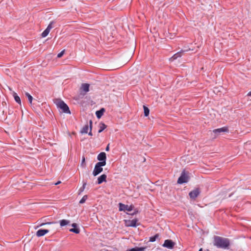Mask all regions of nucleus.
<instances>
[{"instance_id":"17","label":"nucleus","mask_w":251,"mask_h":251,"mask_svg":"<svg viewBox=\"0 0 251 251\" xmlns=\"http://www.w3.org/2000/svg\"><path fill=\"white\" fill-rule=\"evenodd\" d=\"M70 223V221L67 220H62L60 221V225L61 226H63L68 225Z\"/></svg>"},{"instance_id":"20","label":"nucleus","mask_w":251,"mask_h":251,"mask_svg":"<svg viewBox=\"0 0 251 251\" xmlns=\"http://www.w3.org/2000/svg\"><path fill=\"white\" fill-rule=\"evenodd\" d=\"M25 95L27 97L29 103L31 104L33 100L32 97L27 92H25Z\"/></svg>"},{"instance_id":"7","label":"nucleus","mask_w":251,"mask_h":251,"mask_svg":"<svg viewBox=\"0 0 251 251\" xmlns=\"http://www.w3.org/2000/svg\"><path fill=\"white\" fill-rule=\"evenodd\" d=\"M200 194V190L199 189L196 188L191 191L189 195L191 199H195Z\"/></svg>"},{"instance_id":"6","label":"nucleus","mask_w":251,"mask_h":251,"mask_svg":"<svg viewBox=\"0 0 251 251\" xmlns=\"http://www.w3.org/2000/svg\"><path fill=\"white\" fill-rule=\"evenodd\" d=\"M175 243L171 240H166L163 245L164 247L167 248L169 249H172L174 247Z\"/></svg>"},{"instance_id":"9","label":"nucleus","mask_w":251,"mask_h":251,"mask_svg":"<svg viewBox=\"0 0 251 251\" xmlns=\"http://www.w3.org/2000/svg\"><path fill=\"white\" fill-rule=\"evenodd\" d=\"M97 159L98 160L100 161V162H103L105 163V165H106V153L104 152H100L98 155Z\"/></svg>"},{"instance_id":"22","label":"nucleus","mask_w":251,"mask_h":251,"mask_svg":"<svg viewBox=\"0 0 251 251\" xmlns=\"http://www.w3.org/2000/svg\"><path fill=\"white\" fill-rule=\"evenodd\" d=\"M70 232H74L75 233L78 234L80 232V230L78 228H71L69 230Z\"/></svg>"},{"instance_id":"3","label":"nucleus","mask_w":251,"mask_h":251,"mask_svg":"<svg viewBox=\"0 0 251 251\" xmlns=\"http://www.w3.org/2000/svg\"><path fill=\"white\" fill-rule=\"evenodd\" d=\"M105 165V163H104L103 162H98L96 163L93 172V175L94 176H96L100 174L103 171L102 167Z\"/></svg>"},{"instance_id":"36","label":"nucleus","mask_w":251,"mask_h":251,"mask_svg":"<svg viewBox=\"0 0 251 251\" xmlns=\"http://www.w3.org/2000/svg\"><path fill=\"white\" fill-rule=\"evenodd\" d=\"M247 96H251V91L247 94Z\"/></svg>"},{"instance_id":"35","label":"nucleus","mask_w":251,"mask_h":251,"mask_svg":"<svg viewBox=\"0 0 251 251\" xmlns=\"http://www.w3.org/2000/svg\"><path fill=\"white\" fill-rule=\"evenodd\" d=\"M61 183V182L60 181H58L56 183H54V185H57L59 184H60Z\"/></svg>"},{"instance_id":"8","label":"nucleus","mask_w":251,"mask_h":251,"mask_svg":"<svg viewBox=\"0 0 251 251\" xmlns=\"http://www.w3.org/2000/svg\"><path fill=\"white\" fill-rule=\"evenodd\" d=\"M213 132L215 134H220L222 132H228V128L227 126H224L220 128L215 129L213 130Z\"/></svg>"},{"instance_id":"10","label":"nucleus","mask_w":251,"mask_h":251,"mask_svg":"<svg viewBox=\"0 0 251 251\" xmlns=\"http://www.w3.org/2000/svg\"><path fill=\"white\" fill-rule=\"evenodd\" d=\"M137 221V220L136 219L127 221L126 222V225L128 226L136 227Z\"/></svg>"},{"instance_id":"19","label":"nucleus","mask_w":251,"mask_h":251,"mask_svg":"<svg viewBox=\"0 0 251 251\" xmlns=\"http://www.w3.org/2000/svg\"><path fill=\"white\" fill-rule=\"evenodd\" d=\"M145 249V248L136 247L127 250V251H144Z\"/></svg>"},{"instance_id":"21","label":"nucleus","mask_w":251,"mask_h":251,"mask_svg":"<svg viewBox=\"0 0 251 251\" xmlns=\"http://www.w3.org/2000/svg\"><path fill=\"white\" fill-rule=\"evenodd\" d=\"M144 111L145 116L146 117L148 116L149 115L150 113L149 109L147 107L144 106Z\"/></svg>"},{"instance_id":"28","label":"nucleus","mask_w":251,"mask_h":251,"mask_svg":"<svg viewBox=\"0 0 251 251\" xmlns=\"http://www.w3.org/2000/svg\"><path fill=\"white\" fill-rule=\"evenodd\" d=\"M92 121L91 120L90 121V132L88 133V134L90 136H92Z\"/></svg>"},{"instance_id":"31","label":"nucleus","mask_w":251,"mask_h":251,"mask_svg":"<svg viewBox=\"0 0 251 251\" xmlns=\"http://www.w3.org/2000/svg\"><path fill=\"white\" fill-rule=\"evenodd\" d=\"M64 53V50H62L61 52H60V53H59L57 55V57L58 58H60L62 57V56L63 55Z\"/></svg>"},{"instance_id":"4","label":"nucleus","mask_w":251,"mask_h":251,"mask_svg":"<svg viewBox=\"0 0 251 251\" xmlns=\"http://www.w3.org/2000/svg\"><path fill=\"white\" fill-rule=\"evenodd\" d=\"M189 177L185 173L184 171H183L180 177L178 178L177 180V183L179 184H182L183 183H186L188 181Z\"/></svg>"},{"instance_id":"32","label":"nucleus","mask_w":251,"mask_h":251,"mask_svg":"<svg viewBox=\"0 0 251 251\" xmlns=\"http://www.w3.org/2000/svg\"><path fill=\"white\" fill-rule=\"evenodd\" d=\"M52 223H51V222H48V223H42V224H41L40 225V226H44V225H50V224H51Z\"/></svg>"},{"instance_id":"11","label":"nucleus","mask_w":251,"mask_h":251,"mask_svg":"<svg viewBox=\"0 0 251 251\" xmlns=\"http://www.w3.org/2000/svg\"><path fill=\"white\" fill-rule=\"evenodd\" d=\"M49 232L48 229H39L38 230L36 233V235L37 237H41L45 235L46 234L48 233Z\"/></svg>"},{"instance_id":"29","label":"nucleus","mask_w":251,"mask_h":251,"mask_svg":"<svg viewBox=\"0 0 251 251\" xmlns=\"http://www.w3.org/2000/svg\"><path fill=\"white\" fill-rule=\"evenodd\" d=\"M85 158L84 156L82 157V161H81V166L82 167H85Z\"/></svg>"},{"instance_id":"27","label":"nucleus","mask_w":251,"mask_h":251,"mask_svg":"<svg viewBox=\"0 0 251 251\" xmlns=\"http://www.w3.org/2000/svg\"><path fill=\"white\" fill-rule=\"evenodd\" d=\"M54 24V21L50 22V23L49 24V25H48V27H47V29H48L50 31L51 29H52L53 27L52 25H53Z\"/></svg>"},{"instance_id":"37","label":"nucleus","mask_w":251,"mask_h":251,"mask_svg":"<svg viewBox=\"0 0 251 251\" xmlns=\"http://www.w3.org/2000/svg\"><path fill=\"white\" fill-rule=\"evenodd\" d=\"M199 251H202V248H201V249L199 250Z\"/></svg>"},{"instance_id":"23","label":"nucleus","mask_w":251,"mask_h":251,"mask_svg":"<svg viewBox=\"0 0 251 251\" xmlns=\"http://www.w3.org/2000/svg\"><path fill=\"white\" fill-rule=\"evenodd\" d=\"M50 32V30H49L48 29H46L42 33V37H46Z\"/></svg>"},{"instance_id":"25","label":"nucleus","mask_w":251,"mask_h":251,"mask_svg":"<svg viewBox=\"0 0 251 251\" xmlns=\"http://www.w3.org/2000/svg\"><path fill=\"white\" fill-rule=\"evenodd\" d=\"M158 237V235L156 234L153 236L151 237L149 241L150 242H154L156 240V238H157Z\"/></svg>"},{"instance_id":"24","label":"nucleus","mask_w":251,"mask_h":251,"mask_svg":"<svg viewBox=\"0 0 251 251\" xmlns=\"http://www.w3.org/2000/svg\"><path fill=\"white\" fill-rule=\"evenodd\" d=\"M86 185V182H84L83 184V186L78 190V194H80L84 191Z\"/></svg>"},{"instance_id":"13","label":"nucleus","mask_w":251,"mask_h":251,"mask_svg":"<svg viewBox=\"0 0 251 251\" xmlns=\"http://www.w3.org/2000/svg\"><path fill=\"white\" fill-rule=\"evenodd\" d=\"M81 89L85 93L88 92L89 90V84L87 83L82 84L81 86Z\"/></svg>"},{"instance_id":"12","label":"nucleus","mask_w":251,"mask_h":251,"mask_svg":"<svg viewBox=\"0 0 251 251\" xmlns=\"http://www.w3.org/2000/svg\"><path fill=\"white\" fill-rule=\"evenodd\" d=\"M106 177H107V176L105 174H103V175H101L98 178L97 183L98 184H100L102 183L103 182H106Z\"/></svg>"},{"instance_id":"15","label":"nucleus","mask_w":251,"mask_h":251,"mask_svg":"<svg viewBox=\"0 0 251 251\" xmlns=\"http://www.w3.org/2000/svg\"><path fill=\"white\" fill-rule=\"evenodd\" d=\"M13 96L15 100L19 104H21V99L20 97L17 95V93L15 92H13Z\"/></svg>"},{"instance_id":"34","label":"nucleus","mask_w":251,"mask_h":251,"mask_svg":"<svg viewBox=\"0 0 251 251\" xmlns=\"http://www.w3.org/2000/svg\"><path fill=\"white\" fill-rule=\"evenodd\" d=\"M72 226L73 227H74V228H76V226H77V224L76 223H73L72 225Z\"/></svg>"},{"instance_id":"30","label":"nucleus","mask_w":251,"mask_h":251,"mask_svg":"<svg viewBox=\"0 0 251 251\" xmlns=\"http://www.w3.org/2000/svg\"><path fill=\"white\" fill-rule=\"evenodd\" d=\"M180 53L181 52H177L176 53V54H175L174 56H173V57L174 59H176L178 57L180 56Z\"/></svg>"},{"instance_id":"1","label":"nucleus","mask_w":251,"mask_h":251,"mask_svg":"<svg viewBox=\"0 0 251 251\" xmlns=\"http://www.w3.org/2000/svg\"><path fill=\"white\" fill-rule=\"evenodd\" d=\"M213 245L218 248L226 249L229 245V241L227 238L215 236L213 239Z\"/></svg>"},{"instance_id":"26","label":"nucleus","mask_w":251,"mask_h":251,"mask_svg":"<svg viewBox=\"0 0 251 251\" xmlns=\"http://www.w3.org/2000/svg\"><path fill=\"white\" fill-rule=\"evenodd\" d=\"M87 199V196L85 195L79 201V203L82 204L85 202L86 200Z\"/></svg>"},{"instance_id":"5","label":"nucleus","mask_w":251,"mask_h":251,"mask_svg":"<svg viewBox=\"0 0 251 251\" xmlns=\"http://www.w3.org/2000/svg\"><path fill=\"white\" fill-rule=\"evenodd\" d=\"M134 208L133 205H125L124 204L120 203H119V210L120 211H131Z\"/></svg>"},{"instance_id":"18","label":"nucleus","mask_w":251,"mask_h":251,"mask_svg":"<svg viewBox=\"0 0 251 251\" xmlns=\"http://www.w3.org/2000/svg\"><path fill=\"white\" fill-rule=\"evenodd\" d=\"M106 126L104 123H100V129L99 130V133L102 132L104 129L106 128Z\"/></svg>"},{"instance_id":"16","label":"nucleus","mask_w":251,"mask_h":251,"mask_svg":"<svg viewBox=\"0 0 251 251\" xmlns=\"http://www.w3.org/2000/svg\"><path fill=\"white\" fill-rule=\"evenodd\" d=\"M89 126L88 125H86L85 126H84V127L82 128L80 132L82 133V134H84V133H88V130H89Z\"/></svg>"},{"instance_id":"14","label":"nucleus","mask_w":251,"mask_h":251,"mask_svg":"<svg viewBox=\"0 0 251 251\" xmlns=\"http://www.w3.org/2000/svg\"><path fill=\"white\" fill-rule=\"evenodd\" d=\"M104 111L105 110L103 108H101L100 110L97 111L96 112V115L97 118L99 119L103 115Z\"/></svg>"},{"instance_id":"2","label":"nucleus","mask_w":251,"mask_h":251,"mask_svg":"<svg viewBox=\"0 0 251 251\" xmlns=\"http://www.w3.org/2000/svg\"><path fill=\"white\" fill-rule=\"evenodd\" d=\"M55 103L58 108L62 110V112L70 114L71 112L68 105L62 100L58 99L55 100Z\"/></svg>"},{"instance_id":"33","label":"nucleus","mask_w":251,"mask_h":251,"mask_svg":"<svg viewBox=\"0 0 251 251\" xmlns=\"http://www.w3.org/2000/svg\"><path fill=\"white\" fill-rule=\"evenodd\" d=\"M105 151H109V144H108L105 148Z\"/></svg>"}]
</instances>
